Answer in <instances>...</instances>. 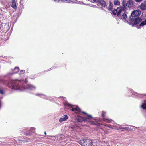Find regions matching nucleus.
Segmentation results:
<instances>
[{"label": "nucleus", "mask_w": 146, "mask_h": 146, "mask_svg": "<svg viewBox=\"0 0 146 146\" xmlns=\"http://www.w3.org/2000/svg\"><path fill=\"white\" fill-rule=\"evenodd\" d=\"M80 142L84 146H92L93 144L92 140L90 139H84L81 140Z\"/></svg>", "instance_id": "4"}, {"label": "nucleus", "mask_w": 146, "mask_h": 146, "mask_svg": "<svg viewBox=\"0 0 146 146\" xmlns=\"http://www.w3.org/2000/svg\"><path fill=\"white\" fill-rule=\"evenodd\" d=\"M92 7H96V5H93L92 6Z\"/></svg>", "instance_id": "30"}, {"label": "nucleus", "mask_w": 146, "mask_h": 146, "mask_svg": "<svg viewBox=\"0 0 146 146\" xmlns=\"http://www.w3.org/2000/svg\"><path fill=\"white\" fill-rule=\"evenodd\" d=\"M0 93L1 94H3L4 93V92L3 90L2 89H0Z\"/></svg>", "instance_id": "23"}, {"label": "nucleus", "mask_w": 146, "mask_h": 146, "mask_svg": "<svg viewBox=\"0 0 146 146\" xmlns=\"http://www.w3.org/2000/svg\"><path fill=\"white\" fill-rule=\"evenodd\" d=\"M66 118H65V117H63L60 118L59 121L60 122H62L63 121H65L67 120V119Z\"/></svg>", "instance_id": "19"}, {"label": "nucleus", "mask_w": 146, "mask_h": 146, "mask_svg": "<svg viewBox=\"0 0 146 146\" xmlns=\"http://www.w3.org/2000/svg\"><path fill=\"white\" fill-rule=\"evenodd\" d=\"M134 2L132 0L127 1L125 4L126 6L129 8H131L133 6Z\"/></svg>", "instance_id": "6"}, {"label": "nucleus", "mask_w": 146, "mask_h": 146, "mask_svg": "<svg viewBox=\"0 0 146 146\" xmlns=\"http://www.w3.org/2000/svg\"><path fill=\"white\" fill-rule=\"evenodd\" d=\"M11 7L15 9L17 8V7L15 0H12Z\"/></svg>", "instance_id": "12"}, {"label": "nucleus", "mask_w": 146, "mask_h": 146, "mask_svg": "<svg viewBox=\"0 0 146 146\" xmlns=\"http://www.w3.org/2000/svg\"><path fill=\"white\" fill-rule=\"evenodd\" d=\"M44 134H45V135H46V132H44Z\"/></svg>", "instance_id": "33"}, {"label": "nucleus", "mask_w": 146, "mask_h": 146, "mask_svg": "<svg viewBox=\"0 0 146 146\" xmlns=\"http://www.w3.org/2000/svg\"><path fill=\"white\" fill-rule=\"evenodd\" d=\"M141 9L142 10L146 9V2H144L140 5Z\"/></svg>", "instance_id": "11"}, {"label": "nucleus", "mask_w": 146, "mask_h": 146, "mask_svg": "<svg viewBox=\"0 0 146 146\" xmlns=\"http://www.w3.org/2000/svg\"><path fill=\"white\" fill-rule=\"evenodd\" d=\"M36 96H38L40 97H41L42 96H44V94H36Z\"/></svg>", "instance_id": "24"}, {"label": "nucleus", "mask_w": 146, "mask_h": 146, "mask_svg": "<svg viewBox=\"0 0 146 146\" xmlns=\"http://www.w3.org/2000/svg\"><path fill=\"white\" fill-rule=\"evenodd\" d=\"M105 113L103 111H102V117L104 119H105L104 118L105 116L104 115V114H105Z\"/></svg>", "instance_id": "22"}, {"label": "nucleus", "mask_w": 146, "mask_h": 146, "mask_svg": "<svg viewBox=\"0 0 146 146\" xmlns=\"http://www.w3.org/2000/svg\"><path fill=\"white\" fill-rule=\"evenodd\" d=\"M124 6L125 7V6L124 5Z\"/></svg>", "instance_id": "35"}, {"label": "nucleus", "mask_w": 146, "mask_h": 146, "mask_svg": "<svg viewBox=\"0 0 146 146\" xmlns=\"http://www.w3.org/2000/svg\"><path fill=\"white\" fill-rule=\"evenodd\" d=\"M87 115L88 117L87 118H86L87 119V121H88V119H90L92 118V116L91 115H89L88 114H87Z\"/></svg>", "instance_id": "20"}, {"label": "nucleus", "mask_w": 146, "mask_h": 146, "mask_svg": "<svg viewBox=\"0 0 146 146\" xmlns=\"http://www.w3.org/2000/svg\"><path fill=\"white\" fill-rule=\"evenodd\" d=\"M36 88L35 86L31 85H27L26 86V88L29 90H35Z\"/></svg>", "instance_id": "9"}, {"label": "nucleus", "mask_w": 146, "mask_h": 146, "mask_svg": "<svg viewBox=\"0 0 146 146\" xmlns=\"http://www.w3.org/2000/svg\"><path fill=\"white\" fill-rule=\"evenodd\" d=\"M143 95H145V94H143Z\"/></svg>", "instance_id": "34"}, {"label": "nucleus", "mask_w": 146, "mask_h": 146, "mask_svg": "<svg viewBox=\"0 0 146 146\" xmlns=\"http://www.w3.org/2000/svg\"><path fill=\"white\" fill-rule=\"evenodd\" d=\"M76 120L78 122H82L83 121H87V119L82 116L78 117V118L76 119Z\"/></svg>", "instance_id": "7"}, {"label": "nucleus", "mask_w": 146, "mask_h": 146, "mask_svg": "<svg viewBox=\"0 0 146 146\" xmlns=\"http://www.w3.org/2000/svg\"><path fill=\"white\" fill-rule=\"evenodd\" d=\"M25 82L26 83H27V79H25Z\"/></svg>", "instance_id": "31"}, {"label": "nucleus", "mask_w": 146, "mask_h": 146, "mask_svg": "<svg viewBox=\"0 0 146 146\" xmlns=\"http://www.w3.org/2000/svg\"><path fill=\"white\" fill-rule=\"evenodd\" d=\"M68 106H70L72 108V109H71V110L73 111H77V112L78 113H80L81 112V110L78 107L77 108H73V106L71 104H68Z\"/></svg>", "instance_id": "5"}, {"label": "nucleus", "mask_w": 146, "mask_h": 146, "mask_svg": "<svg viewBox=\"0 0 146 146\" xmlns=\"http://www.w3.org/2000/svg\"><path fill=\"white\" fill-rule=\"evenodd\" d=\"M100 0H93V1L94 2H96V3H99V1H100Z\"/></svg>", "instance_id": "25"}, {"label": "nucleus", "mask_w": 146, "mask_h": 146, "mask_svg": "<svg viewBox=\"0 0 146 146\" xmlns=\"http://www.w3.org/2000/svg\"><path fill=\"white\" fill-rule=\"evenodd\" d=\"M20 72L21 74H23L24 73V71L21 70Z\"/></svg>", "instance_id": "28"}, {"label": "nucleus", "mask_w": 146, "mask_h": 146, "mask_svg": "<svg viewBox=\"0 0 146 146\" xmlns=\"http://www.w3.org/2000/svg\"><path fill=\"white\" fill-rule=\"evenodd\" d=\"M19 70V68L18 67H15L13 71V74L17 73Z\"/></svg>", "instance_id": "15"}, {"label": "nucleus", "mask_w": 146, "mask_h": 146, "mask_svg": "<svg viewBox=\"0 0 146 146\" xmlns=\"http://www.w3.org/2000/svg\"><path fill=\"white\" fill-rule=\"evenodd\" d=\"M82 113H83V114H86L87 115V114L86 112H82Z\"/></svg>", "instance_id": "29"}, {"label": "nucleus", "mask_w": 146, "mask_h": 146, "mask_svg": "<svg viewBox=\"0 0 146 146\" xmlns=\"http://www.w3.org/2000/svg\"><path fill=\"white\" fill-rule=\"evenodd\" d=\"M99 4H100L101 5L104 7H106L107 5L105 2L104 0H100Z\"/></svg>", "instance_id": "8"}, {"label": "nucleus", "mask_w": 146, "mask_h": 146, "mask_svg": "<svg viewBox=\"0 0 146 146\" xmlns=\"http://www.w3.org/2000/svg\"><path fill=\"white\" fill-rule=\"evenodd\" d=\"M114 3L115 5H119L120 4V3L118 0H115L114 2Z\"/></svg>", "instance_id": "18"}, {"label": "nucleus", "mask_w": 146, "mask_h": 146, "mask_svg": "<svg viewBox=\"0 0 146 146\" xmlns=\"http://www.w3.org/2000/svg\"><path fill=\"white\" fill-rule=\"evenodd\" d=\"M20 82L17 80H11L8 83L9 87L12 89L21 91L22 89L21 87L19 85Z\"/></svg>", "instance_id": "3"}, {"label": "nucleus", "mask_w": 146, "mask_h": 146, "mask_svg": "<svg viewBox=\"0 0 146 146\" xmlns=\"http://www.w3.org/2000/svg\"><path fill=\"white\" fill-rule=\"evenodd\" d=\"M31 132L32 133H35V128H33V127H31Z\"/></svg>", "instance_id": "21"}, {"label": "nucleus", "mask_w": 146, "mask_h": 146, "mask_svg": "<svg viewBox=\"0 0 146 146\" xmlns=\"http://www.w3.org/2000/svg\"><path fill=\"white\" fill-rule=\"evenodd\" d=\"M64 117H65V118H66L67 119L68 118V116H67V115H64Z\"/></svg>", "instance_id": "27"}, {"label": "nucleus", "mask_w": 146, "mask_h": 146, "mask_svg": "<svg viewBox=\"0 0 146 146\" xmlns=\"http://www.w3.org/2000/svg\"><path fill=\"white\" fill-rule=\"evenodd\" d=\"M56 2H64L66 3H69L70 2H72V0H52Z\"/></svg>", "instance_id": "10"}, {"label": "nucleus", "mask_w": 146, "mask_h": 146, "mask_svg": "<svg viewBox=\"0 0 146 146\" xmlns=\"http://www.w3.org/2000/svg\"><path fill=\"white\" fill-rule=\"evenodd\" d=\"M136 2H139L142 1L143 0H134Z\"/></svg>", "instance_id": "26"}, {"label": "nucleus", "mask_w": 146, "mask_h": 146, "mask_svg": "<svg viewBox=\"0 0 146 146\" xmlns=\"http://www.w3.org/2000/svg\"><path fill=\"white\" fill-rule=\"evenodd\" d=\"M32 133L31 132V129L30 130H29L28 131L26 132L25 134L26 135L28 136V135H31L32 134Z\"/></svg>", "instance_id": "14"}, {"label": "nucleus", "mask_w": 146, "mask_h": 146, "mask_svg": "<svg viewBox=\"0 0 146 146\" xmlns=\"http://www.w3.org/2000/svg\"><path fill=\"white\" fill-rule=\"evenodd\" d=\"M113 4L110 1V5L109 7L107 8V9L109 10H111L112 9Z\"/></svg>", "instance_id": "13"}, {"label": "nucleus", "mask_w": 146, "mask_h": 146, "mask_svg": "<svg viewBox=\"0 0 146 146\" xmlns=\"http://www.w3.org/2000/svg\"><path fill=\"white\" fill-rule=\"evenodd\" d=\"M119 128L120 129H124L126 130H128L129 129V128L127 127H123L121 125L119 126Z\"/></svg>", "instance_id": "17"}, {"label": "nucleus", "mask_w": 146, "mask_h": 146, "mask_svg": "<svg viewBox=\"0 0 146 146\" xmlns=\"http://www.w3.org/2000/svg\"><path fill=\"white\" fill-rule=\"evenodd\" d=\"M141 11L139 10H134L132 12L129 17V24L134 26L141 22L142 19L139 17Z\"/></svg>", "instance_id": "1"}, {"label": "nucleus", "mask_w": 146, "mask_h": 146, "mask_svg": "<svg viewBox=\"0 0 146 146\" xmlns=\"http://www.w3.org/2000/svg\"><path fill=\"white\" fill-rule=\"evenodd\" d=\"M112 13L114 15H116L117 13V15L118 17L121 16L122 13L123 14L121 16V19L124 22L126 21L128 23V21L127 20V15L125 13L123 8L120 9L118 11H117V9H114L112 11Z\"/></svg>", "instance_id": "2"}, {"label": "nucleus", "mask_w": 146, "mask_h": 146, "mask_svg": "<svg viewBox=\"0 0 146 146\" xmlns=\"http://www.w3.org/2000/svg\"><path fill=\"white\" fill-rule=\"evenodd\" d=\"M141 107H142L143 109H145L146 110V100L145 101V103L141 105Z\"/></svg>", "instance_id": "16"}, {"label": "nucleus", "mask_w": 146, "mask_h": 146, "mask_svg": "<svg viewBox=\"0 0 146 146\" xmlns=\"http://www.w3.org/2000/svg\"><path fill=\"white\" fill-rule=\"evenodd\" d=\"M145 100H146V99L144 101V102L142 103V105H143V104H144V103H145Z\"/></svg>", "instance_id": "32"}]
</instances>
